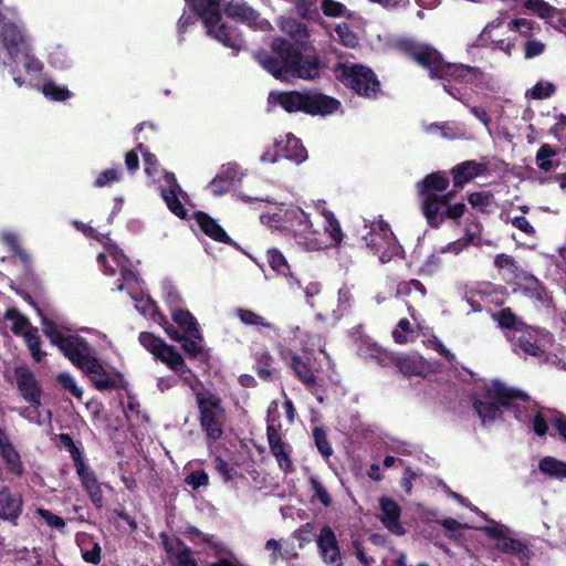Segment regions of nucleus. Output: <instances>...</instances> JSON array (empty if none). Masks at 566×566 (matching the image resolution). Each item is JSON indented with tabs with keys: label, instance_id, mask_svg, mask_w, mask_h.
I'll list each match as a JSON object with an SVG mask.
<instances>
[{
	"label": "nucleus",
	"instance_id": "15",
	"mask_svg": "<svg viewBox=\"0 0 566 566\" xmlns=\"http://www.w3.org/2000/svg\"><path fill=\"white\" fill-rule=\"evenodd\" d=\"M515 346L526 355L543 357L547 348L553 343L549 333L539 331L530 326L517 329V334L513 335Z\"/></svg>",
	"mask_w": 566,
	"mask_h": 566
},
{
	"label": "nucleus",
	"instance_id": "34",
	"mask_svg": "<svg viewBox=\"0 0 566 566\" xmlns=\"http://www.w3.org/2000/svg\"><path fill=\"white\" fill-rule=\"evenodd\" d=\"M290 366L293 369L295 376L306 386L312 387L316 385V377L312 366H310L307 359L304 360L298 355H291Z\"/></svg>",
	"mask_w": 566,
	"mask_h": 566
},
{
	"label": "nucleus",
	"instance_id": "12",
	"mask_svg": "<svg viewBox=\"0 0 566 566\" xmlns=\"http://www.w3.org/2000/svg\"><path fill=\"white\" fill-rule=\"evenodd\" d=\"M197 405L202 430L209 440H219L227 422V413L221 399L216 394L205 390L197 392Z\"/></svg>",
	"mask_w": 566,
	"mask_h": 566
},
{
	"label": "nucleus",
	"instance_id": "5",
	"mask_svg": "<svg viewBox=\"0 0 566 566\" xmlns=\"http://www.w3.org/2000/svg\"><path fill=\"white\" fill-rule=\"evenodd\" d=\"M409 54L417 63L429 71L431 77L446 80L449 84L444 85V90L463 104L467 103V92L452 84L478 85L484 77L478 69L463 64L444 63L436 50L426 45L411 46Z\"/></svg>",
	"mask_w": 566,
	"mask_h": 566
},
{
	"label": "nucleus",
	"instance_id": "14",
	"mask_svg": "<svg viewBox=\"0 0 566 566\" xmlns=\"http://www.w3.org/2000/svg\"><path fill=\"white\" fill-rule=\"evenodd\" d=\"M369 229L366 234H363V239L367 247L378 254L381 262L389 261L394 255L400 252V245L398 244L392 231L389 226L382 220H376L370 226H365Z\"/></svg>",
	"mask_w": 566,
	"mask_h": 566
},
{
	"label": "nucleus",
	"instance_id": "39",
	"mask_svg": "<svg viewBox=\"0 0 566 566\" xmlns=\"http://www.w3.org/2000/svg\"><path fill=\"white\" fill-rule=\"evenodd\" d=\"M281 30L290 35L295 42L304 43L307 39V30L301 22L291 19V18H282L280 20Z\"/></svg>",
	"mask_w": 566,
	"mask_h": 566
},
{
	"label": "nucleus",
	"instance_id": "56",
	"mask_svg": "<svg viewBox=\"0 0 566 566\" xmlns=\"http://www.w3.org/2000/svg\"><path fill=\"white\" fill-rule=\"evenodd\" d=\"M119 179L120 172L118 169H107L98 175V177L95 180V186L98 188H103L119 181Z\"/></svg>",
	"mask_w": 566,
	"mask_h": 566
},
{
	"label": "nucleus",
	"instance_id": "45",
	"mask_svg": "<svg viewBox=\"0 0 566 566\" xmlns=\"http://www.w3.org/2000/svg\"><path fill=\"white\" fill-rule=\"evenodd\" d=\"M415 336L413 328L411 327V324L409 319L401 318L397 327L392 331V337L396 343L398 344H406L410 342Z\"/></svg>",
	"mask_w": 566,
	"mask_h": 566
},
{
	"label": "nucleus",
	"instance_id": "2",
	"mask_svg": "<svg viewBox=\"0 0 566 566\" xmlns=\"http://www.w3.org/2000/svg\"><path fill=\"white\" fill-rule=\"evenodd\" d=\"M0 59L18 86H39L43 65L32 54L13 8L0 9Z\"/></svg>",
	"mask_w": 566,
	"mask_h": 566
},
{
	"label": "nucleus",
	"instance_id": "19",
	"mask_svg": "<svg viewBox=\"0 0 566 566\" xmlns=\"http://www.w3.org/2000/svg\"><path fill=\"white\" fill-rule=\"evenodd\" d=\"M489 537L495 541V548L516 556L522 563L528 559V549L520 541L506 536L502 526L489 525L482 528Z\"/></svg>",
	"mask_w": 566,
	"mask_h": 566
},
{
	"label": "nucleus",
	"instance_id": "11",
	"mask_svg": "<svg viewBox=\"0 0 566 566\" xmlns=\"http://www.w3.org/2000/svg\"><path fill=\"white\" fill-rule=\"evenodd\" d=\"M449 186V179L443 172H433L427 176L420 185V193L423 197L422 210L428 222H434L443 212L448 200L453 198V192H443Z\"/></svg>",
	"mask_w": 566,
	"mask_h": 566
},
{
	"label": "nucleus",
	"instance_id": "25",
	"mask_svg": "<svg viewBox=\"0 0 566 566\" xmlns=\"http://www.w3.org/2000/svg\"><path fill=\"white\" fill-rule=\"evenodd\" d=\"M243 175V171L237 164L229 163L223 165L219 174L210 182L209 189L214 196H221L228 192L234 182L240 181Z\"/></svg>",
	"mask_w": 566,
	"mask_h": 566
},
{
	"label": "nucleus",
	"instance_id": "4",
	"mask_svg": "<svg viewBox=\"0 0 566 566\" xmlns=\"http://www.w3.org/2000/svg\"><path fill=\"white\" fill-rule=\"evenodd\" d=\"M255 59L265 71L284 82L295 77L313 80L319 75L317 61L303 59L300 51L283 39L273 40L272 51L259 52Z\"/></svg>",
	"mask_w": 566,
	"mask_h": 566
},
{
	"label": "nucleus",
	"instance_id": "48",
	"mask_svg": "<svg viewBox=\"0 0 566 566\" xmlns=\"http://www.w3.org/2000/svg\"><path fill=\"white\" fill-rule=\"evenodd\" d=\"M335 32L339 41L348 48H356L359 43L358 36L348 28L346 23L336 27Z\"/></svg>",
	"mask_w": 566,
	"mask_h": 566
},
{
	"label": "nucleus",
	"instance_id": "23",
	"mask_svg": "<svg viewBox=\"0 0 566 566\" xmlns=\"http://www.w3.org/2000/svg\"><path fill=\"white\" fill-rule=\"evenodd\" d=\"M226 13L229 18L239 19L260 30L270 28V23L266 20L261 19L254 9L241 0L230 1L226 7Z\"/></svg>",
	"mask_w": 566,
	"mask_h": 566
},
{
	"label": "nucleus",
	"instance_id": "44",
	"mask_svg": "<svg viewBox=\"0 0 566 566\" xmlns=\"http://www.w3.org/2000/svg\"><path fill=\"white\" fill-rule=\"evenodd\" d=\"M494 318L502 328L513 329V335L517 334V329H522L524 327L510 308H503L494 315Z\"/></svg>",
	"mask_w": 566,
	"mask_h": 566
},
{
	"label": "nucleus",
	"instance_id": "52",
	"mask_svg": "<svg viewBox=\"0 0 566 566\" xmlns=\"http://www.w3.org/2000/svg\"><path fill=\"white\" fill-rule=\"evenodd\" d=\"M56 379L65 390H69L77 399H82L83 390L77 386L73 376L67 373H61Z\"/></svg>",
	"mask_w": 566,
	"mask_h": 566
},
{
	"label": "nucleus",
	"instance_id": "41",
	"mask_svg": "<svg viewBox=\"0 0 566 566\" xmlns=\"http://www.w3.org/2000/svg\"><path fill=\"white\" fill-rule=\"evenodd\" d=\"M321 9L326 17L331 18L352 19L354 15L345 4L334 0H322Z\"/></svg>",
	"mask_w": 566,
	"mask_h": 566
},
{
	"label": "nucleus",
	"instance_id": "30",
	"mask_svg": "<svg viewBox=\"0 0 566 566\" xmlns=\"http://www.w3.org/2000/svg\"><path fill=\"white\" fill-rule=\"evenodd\" d=\"M0 453L8 470L17 475L22 474L23 468L20 455L10 442L7 433L0 429Z\"/></svg>",
	"mask_w": 566,
	"mask_h": 566
},
{
	"label": "nucleus",
	"instance_id": "50",
	"mask_svg": "<svg viewBox=\"0 0 566 566\" xmlns=\"http://www.w3.org/2000/svg\"><path fill=\"white\" fill-rule=\"evenodd\" d=\"M36 515L45 522V524L54 530L62 532L65 527V521L45 509H36Z\"/></svg>",
	"mask_w": 566,
	"mask_h": 566
},
{
	"label": "nucleus",
	"instance_id": "7",
	"mask_svg": "<svg viewBox=\"0 0 566 566\" xmlns=\"http://www.w3.org/2000/svg\"><path fill=\"white\" fill-rule=\"evenodd\" d=\"M268 99L270 105L280 106L289 113L304 112L313 116H327L340 107L336 98L316 92H271Z\"/></svg>",
	"mask_w": 566,
	"mask_h": 566
},
{
	"label": "nucleus",
	"instance_id": "55",
	"mask_svg": "<svg viewBox=\"0 0 566 566\" xmlns=\"http://www.w3.org/2000/svg\"><path fill=\"white\" fill-rule=\"evenodd\" d=\"M449 201H447L443 212L437 218L434 222H430L431 224H438L440 221L443 220L444 217H448L450 219H458L463 216L465 206L464 203H455L453 206L449 205Z\"/></svg>",
	"mask_w": 566,
	"mask_h": 566
},
{
	"label": "nucleus",
	"instance_id": "36",
	"mask_svg": "<svg viewBox=\"0 0 566 566\" xmlns=\"http://www.w3.org/2000/svg\"><path fill=\"white\" fill-rule=\"evenodd\" d=\"M171 316L174 322L184 331L185 334L199 337V329L195 317L190 312L171 305Z\"/></svg>",
	"mask_w": 566,
	"mask_h": 566
},
{
	"label": "nucleus",
	"instance_id": "40",
	"mask_svg": "<svg viewBox=\"0 0 566 566\" xmlns=\"http://www.w3.org/2000/svg\"><path fill=\"white\" fill-rule=\"evenodd\" d=\"M524 7L538 18L549 21L557 14V9L544 0H526Z\"/></svg>",
	"mask_w": 566,
	"mask_h": 566
},
{
	"label": "nucleus",
	"instance_id": "58",
	"mask_svg": "<svg viewBox=\"0 0 566 566\" xmlns=\"http://www.w3.org/2000/svg\"><path fill=\"white\" fill-rule=\"evenodd\" d=\"M545 51V44L536 39H528L524 44V55L526 59H534Z\"/></svg>",
	"mask_w": 566,
	"mask_h": 566
},
{
	"label": "nucleus",
	"instance_id": "57",
	"mask_svg": "<svg viewBox=\"0 0 566 566\" xmlns=\"http://www.w3.org/2000/svg\"><path fill=\"white\" fill-rule=\"evenodd\" d=\"M0 242L7 245L10 250L17 252L21 258L24 259L25 253L22 250H20L18 238L13 232L9 230L0 231Z\"/></svg>",
	"mask_w": 566,
	"mask_h": 566
},
{
	"label": "nucleus",
	"instance_id": "16",
	"mask_svg": "<svg viewBox=\"0 0 566 566\" xmlns=\"http://www.w3.org/2000/svg\"><path fill=\"white\" fill-rule=\"evenodd\" d=\"M62 440L64 441L65 446L69 447V450L71 452L72 459H73L75 468H76V472L80 476L83 488L87 492L93 504L96 507H102L103 506V494H102V490H101V484L97 482L95 474L86 468L85 463L83 462V460L81 458V453H80L78 449L74 446L71 438L69 436L63 434Z\"/></svg>",
	"mask_w": 566,
	"mask_h": 566
},
{
	"label": "nucleus",
	"instance_id": "42",
	"mask_svg": "<svg viewBox=\"0 0 566 566\" xmlns=\"http://www.w3.org/2000/svg\"><path fill=\"white\" fill-rule=\"evenodd\" d=\"M43 95L52 101L62 102L72 96L66 86L57 85L53 81H48L41 87Z\"/></svg>",
	"mask_w": 566,
	"mask_h": 566
},
{
	"label": "nucleus",
	"instance_id": "43",
	"mask_svg": "<svg viewBox=\"0 0 566 566\" xmlns=\"http://www.w3.org/2000/svg\"><path fill=\"white\" fill-rule=\"evenodd\" d=\"M268 262L273 271L283 276H289L290 265L285 259V256L276 249H271L268 251Z\"/></svg>",
	"mask_w": 566,
	"mask_h": 566
},
{
	"label": "nucleus",
	"instance_id": "28",
	"mask_svg": "<svg viewBox=\"0 0 566 566\" xmlns=\"http://www.w3.org/2000/svg\"><path fill=\"white\" fill-rule=\"evenodd\" d=\"M547 421H551L554 428L566 441V417L560 413L549 412V416L538 411L532 420L533 430L538 436H545L547 432Z\"/></svg>",
	"mask_w": 566,
	"mask_h": 566
},
{
	"label": "nucleus",
	"instance_id": "38",
	"mask_svg": "<svg viewBox=\"0 0 566 566\" xmlns=\"http://www.w3.org/2000/svg\"><path fill=\"white\" fill-rule=\"evenodd\" d=\"M538 469L543 474L566 479V462L554 457H545L538 463Z\"/></svg>",
	"mask_w": 566,
	"mask_h": 566
},
{
	"label": "nucleus",
	"instance_id": "6",
	"mask_svg": "<svg viewBox=\"0 0 566 566\" xmlns=\"http://www.w3.org/2000/svg\"><path fill=\"white\" fill-rule=\"evenodd\" d=\"M104 251L98 254L97 261L103 265V272L106 275H114L117 270L120 271L123 282L117 285L118 291H127L132 298L136 302V308L145 316H154L156 314V305L149 296L135 294L137 290H142L140 281L135 271L130 268L127 258L122 250L105 238L103 240Z\"/></svg>",
	"mask_w": 566,
	"mask_h": 566
},
{
	"label": "nucleus",
	"instance_id": "37",
	"mask_svg": "<svg viewBox=\"0 0 566 566\" xmlns=\"http://www.w3.org/2000/svg\"><path fill=\"white\" fill-rule=\"evenodd\" d=\"M479 234H480V227H479V224H475L473 228L467 229L464 239L451 242V243L447 244L446 247L441 248V253L451 252V253L458 254L468 244L480 245L481 240H480Z\"/></svg>",
	"mask_w": 566,
	"mask_h": 566
},
{
	"label": "nucleus",
	"instance_id": "18",
	"mask_svg": "<svg viewBox=\"0 0 566 566\" xmlns=\"http://www.w3.org/2000/svg\"><path fill=\"white\" fill-rule=\"evenodd\" d=\"M394 365L403 375L426 377L438 371L439 364L437 361H428L418 354L412 355H390Z\"/></svg>",
	"mask_w": 566,
	"mask_h": 566
},
{
	"label": "nucleus",
	"instance_id": "26",
	"mask_svg": "<svg viewBox=\"0 0 566 566\" xmlns=\"http://www.w3.org/2000/svg\"><path fill=\"white\" fill-rule=\"evenodd\" d=\"M380 506V521L385 527L395 535H402L403 527L399 522L400 507L389 497H381L379 501Z\"/></svg>",
	"mask_w": 566,
	"mask_h": 566
},
{
	"label": "nucleus",
	"instance_id": "17",
	"mask_svg": "<svg viewBox=\"0 0 566 566\" xmlns=\"http://www.w3.org/2000/svg\"><path fill=\"white\" fill-rule=\"evenodd\" d=\"M4 318L7 322H10V329L17 334L23 336L32 357L40 361L45 353L40 349V339L38 335V329L33 328L28 318L24 317L17 310L11 308L6 312Z\"/></svg>",
	"mask_w": 566,
	"mask_h": 566
},
{
	"label": "nucleus",
	"instance_id": "33",
	"mask_svg": "<svg viewBox=\"0 0 566 566\" xmlns=\"http://www.w3.org/2000/svg\"><path fill=\"white\" fill-rule=\"evenodd\" d=\"M280 140H283V144L281 146L282 157L292 160L296 164H301L306 160L307 153L298 138H296L292 134H286Z\"/></svg>",
	"mask_w": 566,
	"mask_h": 566
},
{
	"label": "nucleus",
	"instance_id": "24",
	"mask_svg": "<svg viewBox=\"0 0 566 566\" xmlns=\"http://www.w3.org/2000/svg\"><path fill=\"white\" fill-rule=\"evenodd\" d=\"M268 440L272 454L275 457L279 467L284 472L293 471V462L291 459V447L281 440V436L274 423L268 426Z\"/></svg>",
	"mask_w": 566,
	"mask_h": 566
},
{
	"label": "nucleus",
	"instance_id": "46",
	"mask_svg": "<svg viewBox=\"0 0 566 566\" xmlns=\"http://www.w3.org/2000/svg\"><path fill=\"white\" fill-rule=\"evenodd\" d=\"M237 316L245 325L271 327V324L264 319L261 315L245 308H238L235 311Z\"/></svg>",
	"mask_w": 566,
	"mask_h": 566
},
{
	"label": "nucleus",
	"instance_id": "54",
	"mask_svg": "<svg viewBox=\"0 0 566 566\" xmlns=\"http://www.w3.org/2000/svg\"><path fill=\"white\" fill-rule=\"evenodd\" d=\"M283 140L276 139L272 147L264 150V153L260 157V161L263 164H275L279 161L280 157H282L281 146Z\"/></svg>",
	"mask_w": 566,
	"mask_h": 566
},
{
	"label": "nucleus",
	"instance_id": "29",
	"mask_svg": "<svg viewBox=\"0 0 566 566\" xmlns=\"http://www.w3.org/2000/svg\"><path fill=\"white\" fill-rule=\"evenodd\" d=\"M22 499L4 488L0 491V518L15 521L21 513Z\"/></svg>",
	"mask_w": 566,
	"mask_h": 566
},
{
	"label": "nucleus",
	"instance_id": "53",
	"mask_svg": "<svg viewBox=\"0 0 566 566\" xmlns=\"http://www.w3.org/2000/svg\"><path fill=\"white\" fill-rule=\"evenodd\" d=\"M313 438L321 454L325 458L331 457L333 449L327 441L325 431L321 428H315L313 431Z\"/></svg>",
	"mask_w": 566,
	"mask_h": 566
},
{
	"label": "nucleus",
	"instance_id": "9",
	"mask_svg": "<svg viewBox=\"0 0 566 566\" xmlns=\"http://www.w3.org/2000/svg\"><path fill=\"white\" fill-rule=\"evenodd\" d=\"M527 399L525 392L509 388L500 381H492L475 398L474 407L485 424L496 419L500 413V406H509L514 400L527 401Z\"/></svg>",
	"mask_w": 566,
	"mask_h": 566
},
{
	"label": "nucleus",
	"instance_id": "22",
	"mask_svg": "<svg viewBox=\"0 0 566 566\" xmlns=\"http://www.w3.org/2000/svg\"><path fill=\"white\" fill-rule=\"evenodd\" d=\"M15 382L23 399L32 406H41V387L33 373L20 366L15 368Z\"/></svg>",
	"mask_w": 566,
	"mask_h": 566
},
{
	"label": "nucleus",
	"instance_id": "10",
	"mask_svg": "<svg viewBox=\"0 0 566 566\" xmlns=\"http://www.w3.org/2000/svg\"><path fill=\"white\" fill-rule=\"evenodd\" d=\"M140 344L149 350L157 359L166 364L170 369L177 373L184 382L188 385L196 394L198 390L199 380L195 374L187 368L181 355L174 348L166 344L161 338L151 333H142L139 335Z\"/></svg>",
	"mask_w": 566,
	"mask_h": 566
},
{
	"label": "nucleus",
	"instance_id": "61",
	"mask_svg": "<svg viewBox=\"0 0 566 566\" xmlns=\"http://www.w3.org/2000/svg\"><path fill=\"white\" fill-rule=\"evenodd\" d=\"M265 549L268 552L271 553V563L275 564L279 559V557L281 558H285L286 557V553L283 552V546L281 544V542L276 541V539H269L266 543H265Z\"/></svg>",
	"mask_w": 566,
	"mask_h": 566
},
{
	"label": "nucleus",
	"instance_id": "32",
	"mask_svg": "<svg viewBox=\"0 0 566 566\" xmlns=\"http://www.w3.org/2000/svg\"><path fill=\"white\" fill-rule=\"evenodd\" d=\"M484 166L473 160H468L457 165L452 169L454 187H463L465 184L480 176Z\"/></svg>",
	"mask_w": 566,
	"mask_h": 566
},
{
	"label": "nucleus",
	"instance_id": "13",
	"mask_svg": "<svg viewBox=\"0 0 566 566\" xmlns=\"http://www.w3.org/2000/svg\"><path fill=\"white\" fill-rule=\"evenodd\" d=\"M337 80L350 87L358 95L375 97L379 92V82L374 72L358 64L339 63L334 69Z\"/></svg>",
	"mask_w": 566,
	"mask_h": 566
},
{
	"label": "nucleus",
	"instance_id": "8",
	"mask_svg": "<svg viewBox=\"0 0 566 566\" xmlns=\"http://www.w3.org/2000/svg\"><path fill=\"white\" fill-rule=\"evenodd\" d=\"M221 0H191V7L202 18L210 36L232 50L239 51L243 46L241 36L229 27L219 12Z\"/></svg>",
	"mask_w": 566,
	"mask_h": 566
},
{
	"label": "nucleus",
	"instance_id": "3",
	"mask_svg": "<svg viewBox=\"0 0 566 566\" xmlns=\"http://www.w3.org/2000/svg\"><path fill=\"white\" fill-rule=\"evenodd\" d=\"M43 332L50 342L77 368L85 373L97 389H111L123 384V376L117 370H107L94 355L92 346L78 335L64 334L50 322H44Z\"/></svg>",
	"mask_w": 566,
	"mask_h": 566
},
{
	"label": "nucleus",
	"instance_id": "63",
	"mask_svg": "<svg viewBox=\"0 0 566 566\" xmlns=\"http://www.w3.org/2000/svg\"><path fill=\"white\" fill-rule=\"evenodd\" d=\"M138 150L144 156L146 174L149 177L154 178L155 174L157 172V159H156V157L153 154H150L148 151H145L142 145L138 146Z\"/></svg>",
	"mask_w": 566,
	"mask_h": 566
},
{
	"label": "nucleus",
	"instance_id": "60",
	"mask_svg": "<svg viewBox=\"0 0 566 566\" xmlns=\"http://www.w3.org/2000/svg\"><path fill=\"white\" fill-rule=\"evenodd\" d=\"M39 407L40 406L30 405L29 407H23V408L18 409V412L21 417L25 418L30 422H35V423L40 424L43 422V419H42V415L39 410Z\"/></svg>",
	"mask_w": 566,
	"mask_h": 566
},
{
	"label": "nucleus",
	"instance_id": "27",
	"mask_svg": "<svg viewBox=\"0 0 566 566\" xmlns=\"http://www.w3.org/2000/svg\"><path fill=\"white\" fill-rule=\"evenodd\" d=\"M159 322L163 324L166 333L171 339L182 344V348L188 355L196 357L202 353V336L200 333L198 338L190 334L182 335L161 316H159Z\"/></svg>",
	"mask_w": 566,
	"mask_h": 566
},
{
	"label": "nucleus",
	"instance_id": "20",
	"mask_svg": "<svg viewBox=\"0 0 566 566\" xmlns=\"http://www.w3.org/2000/svg\"><path fill=\"white\" fill-rule=\"evenodd\" d=\"M164 178L167 185L161 188V196L167 207L177 217L186 218L185 203L188 200V195L179 187L172 174L165 172Z\"/></svg>",
	"mask_w": 566,
	"mask_h": 566
},
{
	"label": "nucleus",
	"instance_id": "64",
	"mask_svg": "<svg viewBox=\"0 0 566 566\" xmlns=\"http://www.w3.org/2000/svg\"><path fill=\"white\" fill-rule=\"evenodd\" d=\"M174 566H197L196 560L191 557L189 549L177 553L172 559Z\"/></svg>",
	"mask_w": 566,
	"mask_h": 566
},
{
	"label": "nucleus",
	"instance_id": "1",
	"mask_svg": "<svg viewBox=\"0 0 566 566\" xmlns=\"http://www.w3.org/2000/svg\"><path fill=\"white\" fill-rule=\"evenodd\" d=\"M269 206L260 214V222L270 228L291 233L296 243L307 251H319L338 247L344 233L333 212L324 201L313 202L314 209L323 218L324 231L315 228L310 214L302 208L266 200Z\"/></svg>",
	"mask_w": 566,
	"mask_h": 566
},
{
	"label": "nucleus",
	"instance_id": "59",
	"mask_svg": "<svg viewBox=\"0 0 566 566\" xmlns=\"http://www.w3.org/2000/svg\"><path fill=\"white\" fill-rule=\"evenodd\" d=\"M91 547L82 546V557L85 562L92 564H98L101 560V546L96 542L90 541Z\"/></svg>",
	"mask_w": 566,
	"mask_h": 566
},
{
	"label": "nucleus",
	"instance_id": "62",
	"mask_svg": "<svg viewBox=\"0 0 566 566\" xmlns=\"http://www.w3.org/2000/svg\"><path fill=\"white\" fill-rule=\"evenodd\" d=\"M187 484L197 490L200 486H205L209 482L208 474L205 471H195L186 478Z\"/></svg>",
	"mask_w": 566,
	"mask_h": 566
},
{
	"label": "nucleus",
	"instance_id": "21",
	"mask_svg": "<svg viewBox=\"0 0 566 566\" xmlns=\"http://www.w3.org/2000/svg\"><path fill=\"white\" fill-rule=\"evenodd\" d=\"M319 556L328 566H343L339 546L335 532L324 526L316 538Z\"/></svg>",
	"mask_w": 566,
	"mask_h": 566
},
{
	"label": "nucleus",
	"instance_id": "47",
	"mask_svg": "<svg viewBox=\"0 0 566 566\" xmlns=\"http://www.w3.org/2000/svg\"><path fill=\"white\" fill-rule=\"evenodd\" d=\"M535 27H537L535 22L524 18L514 19L507 23L510 31H516L524 38H530Z\"/></svg>",
	"mask_w": 566,
	"mask_h": 566
},
{
	"label": "nucleus",
	"instance_id": "49",
	"mask_svg": "<svg viewBox=\"0 0 566 566\" xmlns=\"http://www.w3.org/2000/svg\"><path fill=\"white\" fill-rule=\"evenodd\" d=\"M555 85L548 81H539L528 92L532 98L542 99L552 96L555 93Z\"/></svg>",
	"mask_w": 566,
	"mask_h": 566
},
{
	"label": "nucleus",
	"instance_id": "31",
	"mask_svg": "<svg viewBox=\"0 0 566 566\" xmlns=\"http://www.w3.org/2000/svg\"><path fill=\"white\" fill-rule=\"evenodd\" d=\"M503 25V19L496 18L492 22H490L484 30L482 31L480 38L483 42H492L494 44V48L504 52L507 55H511L512 50L515 48V40H502L496 39V30L502 28Z\"/></svg>",
	"mask_w": 566,
	"mask_h": 566
},
{
	"label": "nucleus",
	"instance_id": "35",
	"mask_svg": "<svg viewBox=\"0 0 566 566\" xmlns=\"http://www.w3.org/2000/svg\"><path fill=\"white\" fill-rule=\"evenodd\" d=\"M196 221L200 229L213 240L220 242H228L230 240L224 230L208 214L202 212L196 213Z\"/></svg>",
	"mask_w": 566,
	"mask_h": 566
},
{
	"label": "nucleus",
	"instance_id": "51",
	"mask_svg": "<svg viewBox=\"0 0 566 566\" xmlns=\"http://www.w3.org/2000/svg\"><path fill=\"white\" fill-rule=\"evenodd\" d=\"M556 155V151L547 144L541 146L536 154V161L539 169L548 171L552 168L551 158Z\"/></svg>",
	"mask_w": 566,
	"mask_h": 566
}]
</instances>
